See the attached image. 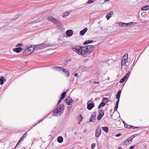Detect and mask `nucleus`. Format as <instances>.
I'll return each mask as SVG.
<instances>
[{
  "label": "nucleus",
  "mask_w": 149,
  "mask_h": 149,
  "mask_svg": "<svg viewBox=\"0 0 149 149\" xmlns=\"http://www.w3.org/2000/svg\"><path fill=\"white\" fill-rule=\"evenodd\" d=\"M72 49L79 54L86 55L90 54L94 48L93 46L89 45L82 47L79 46H74Z\"/></svg>",
  "instance_id": "1"
},
{
  "label": "nucleus",
  "mask_w": 149,
  "mask_h": 149,
  "mask_svg": "<svg viewBox=\"0 0 149 149\" xmlns=\"http://www.w3.org/2000/svg\"><path fill=\"white\" fill-rule=\"evenodd\" d=\"M64 109V106L63 104L60 105L54 110L52 115L54 116L58 117L60 116L63 113Z\"/></svg>",
  "instance_id": "2"
},
{
  "label": "nucleus",
  "mask_w": 149,
  "mask_h": 149,
  "mask_svg": "<svg viewBox=\"0 0 149 149\" xmlns=\"http://www.w3.org/2000/svg\"><path fill=\"white\" fill-rule=\"evenodd\" d=\"M52 68L55 71H59L61 73L62 72H63L64 75L67 77H68L70 75V73L69 71L67 69L63 67L57 66L53 67H52Z\"/></svg>",
  "instance_id": "3"
},
{
  "label": "nucleus",
  "mask_w": 149,
  "mask_h": 149,
  "mask_svg": "<svg viewBox=\"0 0 149 149\" xmlns=\"http://www.w3.org/2000/svg\"><path fill=\"white\" fill-rule=\"evenodd\" d=\"M53 45L52 44H48L46 43H43L39 45L34 46V47L35 50H39L47 47L52 46Z\"/></svg>",
  "instance_id": "4"
},
{
  "label": "nucleus",
  "mask_w": 149,
  "mask_h": 149,
  "mask_svg": "<svg viewBox=\"0 0 149 149\" xmlns=\"http://www.w3.org/2000/svg\"><path fill=\"white\" fill-rule=\"evenodd\" d=\"M34 50H35V48L34 45L28 47H26L23 54L24 56H27L33 52Z\"/></svg>",
  "instance_id": "5"
},
{
  "label": "nucleus",
  "mask_w": 149,
  "mask_h": 149,
  "mask_svg": "<svg viewBox=\"0 0 149 149\" xmlns=\"http://www.w3.org/2000/svg\"><path fill=\"white\" fill-rule=\"evenodd\" d=\"M139 135V134H136L131 136L130 137L127 139L126 140L123 142L124 143L125 145H127L128 144L129 142L132 141V139L135 137Z\"/></svg>",
  "instance_id": "6"
},
{
  "label": "nucleus",
  "mask_w": 149,
  "mask_h": 149,
  "mask_svg": "<svg viewBox=\"0 0 149 149\" xmlns=\"http://www.w3.org/2000/svg\"><path fill=\"white\" fill-rule=\"evenodd\" d=\"M99 115L97 117V119L98 120H99L101 119L103 116L104 114V110L102 109L99 110Z\"/></svg>",
  "instance_id": "7"
},
{
  "label": "nucleus",
  "mask_w": 149,
  "mask_h": 149,
  "mask_svg": "<svg viewBox=\"0 0 149 149\" xmlns=\"http://www.w3.org/2000/svg\"><path fill=\"white\" fill-rule=\"evenodd\" d=\"M48 19L54 23H56L58 22V21L56 19L51 17H48Z\"/></svg>",
  "instance_id": "8"
},
{
  "label": "nucleus",
  "mask_w": 149,
  "mask_h": 149,
  "mask_svg": "<svg viewBox=\"0 0 149 149\" xmlns=\"http://www.w3.org/2000/svg\"><path fill=\"white\" fill-rule=\"evenodd\" d=\"M73 32L72 30H69L66 31V34L67 37L71 36L73 34Z\"/></svg>",
  "instance_id": "9"
},
{
  "label": "nucleus",
  "mask_w": 149,
  "mask_h": 149,
  "mask_svg": "<svg viewBox=\"0 0 149 149\" xmlns=\"http://www.w3.org/2000/svg\"><path fill=\"white\" fill-rule=\"evenodd\" d=\"M73 100L72 98L70 97H68L65 100V102L68 105H70V103H72Z\"/></svg>",
  "instance_id": "10"
},
{
  "label": "nucleus",
  "mask_w": 149,
  "mask_h": 149,
  "mask_svg": "<svg viewBox=\"0 0 149 149\" xmlns=\"http://www.w3.org/2000/svg\"><path fill=\"white\" fill-rule=\"evenodd\" d=\"M95 106L94 103H90L87 104V109L89 110H91Z\"/></svg>",
  "instance_id": "11"
},
{
  "label": "nucleus",
  "mask_w": 149,
  "mask_h": 149,
  "mask_svg": "<svg viewBox=\"0 0 149 149\" xmlns=\"http://www.w3.org/2000/svg\"><path fill=\"white\" fill-rule=\"evenodd\" d=\"M95 113L94 112L92 113L90 118V122H93L95 119Z\"/></svg>",
  "instance_id": "12"
},
{
  "label": "nucleus",
  "mask_w": 149,
  "mask_h": 149,
  "mask_svg": "<svg viewBox=\"0 0 149 149\" xmlns=\"http://www.w3.org/2000/svg\"><path fill=\"white\" fill-rule=\"evenodd\" d=\"M113 15V12L112 11H111L110 13H107L106 16L107 20H109L110 18L111 17L112 15Z\"/></svg>",
  "instance_id": "13"
},
{
  "label": "nucleus",
  "mask_w": 149,
  "mask_h": 149,
  "mask_svg": "<svg viewBox=\"0 0 149 149\" xmlns=\"http://www.w3.org/2000/svg\"><path fill=\"white\" fill-rule=\"evenodd\" d=\"M6 80L3 77H0V84L1 85H3L4 82H6Z\"/></svg>",
  "instance_id": "14"
},
{
  "label": "nucleus",
  "mask_w": 149,
  "mask_h": 149,
  "mask_svg": "<svg viewBox=\"0 0 149 149\" xmlns=\"http://www.w3.org/2000/svg\"><path fill=\"white\" fill-rule=\"evenodd\" d=\"M88 29L87 28H85L83 30L80 31L79 33L80 35L81 36H83L86 32L87 31Z\"/></svg>",
  "instance_id": "15"
},
{
  "label": "nucleus",
  "mask_w": 149,
  "mask_h": 149,
  "mask_svg": "<svg viewBox=\"0 0 149 149\" xmlns=\"http://www.w3.org/2000/svg\"><path fill=\"white\" fill-rule=\"evenodd\" d=\"M66 95V93L65 92L62 93L61 94V97L60 98V100L58 102V104H59L61 101V100H63L65 97Z\"/></svg>",
  "instance_id": "16"
},
{
  "label": "nucleus",
  "mask_w": 149,
  "mask_h": 149,
  "mask_svg": "<svg viewBox=\"0 0 149 149\" xmlns=\"http://www.w3.org/2000/svg\"><path fill=\"white\" fill-rule=\"evenodd\" d=\"M121 91L119 90L117 93L116 95V99H117V100H118V101H119L120 98V94L121 93Z\"/></svg>",
  "instance_id": "17"
},
{
  "label": "nucleus",
  "mask_w": 149,
  "mask_h": 149,
  "mask_svg": "<svg viewBox=\"0 0 149 149\" xmlns=\"http://www.w3.org/2000/svg\"><path fill=\"white\" fill-rule=\"evenodd\" d=\"M22 48H13V49L14 52H16L17 53H19L21 51Z\"/></svg>",
  "instance_id": "18"
},
{
  "label": "nucleus",
  "mask_w": 149,
  "mask_h": 149,
  "mask_svg": "<svg viewBox=\"0 0 149 149\" xmlns=\"http://www.w3.org/2000/svg\"><path fill=\"white\" fill-rule=\"evenodd\" d=\"M57 140L58 143H61L63 141V138L62 136H60L58 137Z\"/></svg>",
  "instance_id": "19"
},
{
  "label": "nucleus",
  "mask_w": 149,
  "mask_h": 149,
  "mask_svg": "<svg viewBox=\"0 0 149 149\" xmlns=\"http://www.w3.org/2000/svg\"><path fill=\"white\" fill-rule=\"evenodd\" d=\"M71 11H66L65 12L64 14L63 15V17H66V16L69 15V14L70 13Z\"/></svg>",
  "instance_id": "20"
},
{
  "label": "nucleus",
  "mask_w": 149,
  "mask_h": 149,
  "mask_svg": "<svg viewBox=\"0 0 149 149\" xmlns=\"http://www.w3.org/2000/svg\"><path fill=\"white\" fill-rule=\"evenodd\" d=\"M101 131H96L95 135L96 137H99L101 134Z\"/></svg>",
  "instance_id": "21"
},
{
  "label": "nucleus",
  "mask_w": 149,
  "mask_h": 149,
  "mask_svg": "<svg viewBox=\"0 0 149 149\" xmlns=\"http://www.w3.org/2000/svg\"><path fill=\"white\" fill-rule=\"evenodd\" d=\"M109 101V100L107 97H104L102 99V102L105 104Z\"/></svg>",
  "instance_id": "22"
},
{
  "label": "nucleus",
  "mask_w": 149,
  "mask_h": 149,
  "mask_svg": "<svg viewBox=\"0 0 149 149\" xmlns=\"http://www.w3.org/2000/svg\"><path fill=\"white\" fill-rule=\"evenodd\" d=\"M149 9V6H143L141 8V10H148Z\"/></svg>",
  "instance_id": "23"
},
{
  "label": "nucleus",
  "mask_w": 149,
  "mask_h": 149,
  "mask_svg": "<svg viewBox=\"0 0 149 149\" xmlns=\"http://www.w3.org/2000/svg\"><path fill=\"white\" fill-rule=\"evenodd\" d=\"M93 42V41L92 40H86L84 42V43H83V44L86 45L89 43H92Z\"/></svg>",
  "instance_id": "24"
},
{
  "label": "nucleus",
  "mask_w": 149,
  "mask_h": 149,
  "mask_svg": "<svg viewBox=\"0 0 149 149\" xmlns=\"http://www.w3.org/2000/svg\"><path fill=\"white\" fill-rule=\"evenodd\" d=\"M105 104L102 102L99 105L98 107V109H100V108H102L104 107Z\"/></svg>",
  "instance_id": "25"
},
{
  "label": "nucleus",
  "mask_w": 149,
  "mask_h": 149,
  "mask_svg": "<svg viewBox=\"0 0 149 149\" xmlns=\"http://www.w3.org/2000/svg\"><path fill=\"white\" fill-rule=\"evenodd\" d=\"M119 102V101H118V100H117L116 103V104L115 107V108H114V110L115 111H116L118 109V107Z\"/></svg>",
  "instance_id": "26"
},
{
  "label": "nucleus",
  "mask_w": 149,
  "mask_h": 149,
  "mask_svg": "<svg viewBox=\"0 0 149 149\" xmlns=\"http://www.w3.org/2000/svg\"><path fill=\"white\" fill-rule=\"evenodd\" d=\"M125 23L120 22H119L118 23V25L120 26H124V27H126L125 25Z\"/></svg>",
  "instance_id": "27"
},
{
  "label": "nucleus",
  "mask_w": 149,
  "mask_h": 149,
  "mask_svg": "<svg viewBox=\"0 0 149 149\" xmlns=\"http://www.w3.org/2000/svg\"><path fill=\"white\" fill-rule=\"evenodd\" d=\"M134 23V22H130L127 23H125V25L126 26H129L131 25H132Z\"/></svg>",
  "instance_id": "28"
},
{
  "label": "nucleus",
  "mask_w": 149,
  "mask_h": 149,
  "mask_svg": "<svg viewBox=\"0 0 149 149\" xmlns=\"http://www.w3.org/2000/svg\"><path fill=\"white\" fill-rule=\"evenodd\" d=\"M130 72H128L127 73L125 76L123 77L124 78L126 79L129 76V74Z\"/></svg>",
  "instance_id": "29"
},
{
  "label": "nucleus",
  "mask_w": 149,
  "mask_h": 149,
  "mask_svg": "<svg viewBox=\"0 0 149 149\" xmlns=\"http://www.w3.org/2000/svg\"><path fill=\"white\" fill-rule=\"evenodd\" d=\"M23 138L22 137V138H21L18 141V142L17 143V144L16 146H15V148L16 146H17L18 145V144H19V143L21 142V141L22 140V139H23Z\"/></svg>",
  "instance_id": "30"
},
{
  "label": "nucleus",
  "mask_w": 149,
  "mask_h": 149,
  "mask_svg": "<svg viewBox=\"0 0 149 149\" xmlns=\"http://www.w3.org/2000/svg\"><path fill=\"white\" fill-rule=\"evenodd\" d=\"M132 128L134 129L135 128H138V127H134L133 126H131L128 125V126L127 127V128Z\"/></svg>",
  "instance_id": "31"
},
{
  "label": "nucleus",
  "mask_w": 149,
  "mask_h": 149,
  "mask_svg": "<svg viewBox=\"0 0 149 149\" xmlns=\"http://www.w3.org/2000/svg\"><path fill=\"white\" fill-rule=\"evenodd\" d=\"M102 130H108V128L107 127H102Z\"/></svg>",
  "instance_id": "32"
},
{
  "label": "nucleus",
  "mask_w": 149,
  "mask_h": 149,
  "mask_svg": "<svg viewBox=\"0 0 149 149\" xmlns=\"http://www.w3.org/2000/svg\"><path fill=\"white\" fill-rule=\"evenodd\" d=\"M126 62V61L125 59H124V60H123L121 64L122 65H124Z\"/></svg>",
  "instance_id": "33"
},
{
  "label": "nucleus",
  "mask_w": 149,
  "mask_h": 149,
  "mask_svg": "<svg viewBox=\"0 0 149 149\" xmlns=\"http://www.w3.org/2000/svg\"><path fill=\"white\" fill-rule=\"evenodd\" d=\"M125 80V78H124L123 77L122 79H121L120 80V83H123L124 81Z\"/></svg>",
  "instance_id": "34"
},
{
  "label": "nucleus",
  "mask_w": 149,
  "mask_h": 149,
  "mask_svg": "<svg viewBox=\"0 0 149 149\" xmlns=\"http://www.w3.org/2000/svg\"><path fill=\"white\" fill-rule=\"evenodd\" d=\"M96 145L95 143H93L92 144L91 146V148L92 149H94V147H95Z\"/></svg>",
  "instance_id": "35"
},
{
  "label": "nucleus",
  "mask_w": 149,
  "mask_h": 149,
  "mask_svg": "<svg viewBox=\"0 0 149 149\" xmlns=\"http://www.w3.org/2000/svg\"><path fill=\"white\" fill-rule=\"evenodd\" d=\"M79 117L80 118H81V119L79 121V123H78V124H80L81 122L82 121V116H81L80 115V116H79Z\"/></svg>",
  "instance_id": "36"
},
{
  "label": "nucleus",
  "mask_w": 149,
  "mask_h": 149,
  "mask_svg": "<svg viewBox=\"0 0 149 149\" xmlns=\"http://www.w3.org/2000/svg\"><path fill=\"white\" fill-rule=\"evenodd\" d=\"M22 46V45L21 43H18L17 44L16 46V47H21Z\"/></svg>",
  "instance_id": "37"
},
{
  "label": "nucleus",
  "mask_w": 149,
  "mask_h": 149,
  "mask_svg": "<svg viewBox=\"0 0 149 149\" xmlns=\"http://www.w3.org/2000/svg\"><path fill=\"white\" fill-rule=\"evenodd\" d=\"M96 130H101V127L100 126H98Z\"/></svg>",
  "instance_id": "38"
},
{
  "label": "nucleus",
  "mask_w": 149,
  "mask_h": 149,
  "mask_svg": "<svg viewBox=\"0 0 149 149\" xmlns=\"http://www.w3.org/2000/svg\"><path fill=\"white\" fill-rule=\"evenodd\" d=\"M122 135L121 133H119L118 134L116 135L115 136L116 137H119L120 136Z\"/></svg>",
  "instance_id": "39"
},
{
  "label": "nucleus",
  "mask_w": 149,
  "mask_h": 149,
  "mask_svg": "<svg viewBox=\"0 0 149 149\" xmlns=\"http://www.w3.org/2000/svg\"><path fill=\"white\" fill-rule=\"evenodd\" d=\"M134 148V146H131L130 147L129 149H133Z\"/></svg>",
  "instance_id": "40"
},
{
  "label": "nucleus",
  "mask_w": 149,
  "mask_h": 149,
  "mask_svg": "<svg viewBox=\"0 0 149 149\" xmlns=\"http://www.w3.org/2000/svg\"><path fill=\"white\" fill-rule=\"evenodd\" d=\"M123 123H124V126H125V127L126 128H127V127L128 126V125H127V124H126V123H125L124 121Z\"/></svg>",
  "instance_id": "41"
},
{
  "label": "nucleus",
  "mask_w": 149,
  "mask_h": 149,
  "mask_svg": "<svg viewBox=\"0 0 149 149\" xmlns=\"http://www.w3.org/2000/svg\"><path fill=\"white\" fill-rule=\"evenodd\" d=\"M42 120H39V121H38L37 123H36V125L38 124L39 123H40V122H41V121H42Z\"/></svg>",
  "instance_id": "42"
},
{
  "label": "nucleus",
  "mask_w": 149,
  "mask_h": 149,
  "mask_svg": "<svg viewBox=\"0 0 149 149\" xmlns=\"http://www.w3.org/2000/svg\"><path fill=\"white\" fill-rule=\"evenodd\" d=\"M111 0H104V2H109Z\"/></svg>",
  "instance_id": "43"
},
{
  "label": "nucleus",
  "mask_w": 149,
  "mask_h": 149,
  "mask_svg": "<svg viewBox=\"0 0 149 149\" xmlns=\"http://www.w3.org/2000/svg\"><path fill=\"white\" fill-rule=\"evenodd\" d=\"M26 133H25L22 136V137L23 138L24 137H25V136H26Z\"/></svg>",
  "instance_id": "44"
},
{
  "label": "nucleus",
  "mask_w": 149,
  "mask_h": 149,
  "mask_svg": "<svg viewBox=\"0 0 149 149\" xmlns=\"http://www.w3.org/2000/svg\"><path fill=\"white\" fill-rule=\"evenodd\" d=\"M75 76H76V77H78V74H77V73H76L75 74Z\"/></svg>",
  "instance_id": "45"
},
{
  "label": "nucleus",
  "mask_w": 149,
  "mask_h": 149,
  "mask_svg": "<svg viewBox=\"0 0 149 149\" xmlns=\"http://www.w3.org/2000/svg\"><path fill=\"white\" fill-rule=\"evenodd\" d=\"M94 83L96 84H98L99 83V82H96L95 81L94 82Z\"/></svg>",
  "instance_id": "46"
},
{
  "label": "nucleus",
  "mask_w": 149,
  "mask_h": 149,
  "mask_svg": "<svg viewBox=\"0 0 149 149\" xmlns=\"http://www.w3.org/2000/svg\"><path fill=\"white\" fill-rule=\"evenodd\" d=\"M118 149H122V147L120 146H119L118 147Z\"/></svg>",
  "instance_id": "47"
},
{
  "label": "nucleus",
  "mask_w": 149,
  "mask_h": 149,
  "mask_svg": "<svg viewBox=\"0 0 149 149\" xmlns=\"http://www.w3.org/2000/svg\"><path fill=\"white\" fill-rule=\"evenodd\" d=\"M75 135H77V132H75Z\"/></svg>",
  "instance_id": "48"
},
{
  "label": "nucleus",
  "mask_w": 149,
  "mask_h": 149,
  "mask_svg": "<svg viewBox=\"0 0 149 149\" xmlns=\"http://www.w3.org/2000/svg\"><path fill=\"white\" fill-rule=\"evenodd\" d=\"M106 132L107 133L108 132V131H104Z\"/></svg>",
  "instance_id": "49"
},
{
  "label": "nucleus",
  "mask_w": 149,
  "mask_h": 149,
  "mask_svg": "<svg viewBox=\"0 0 149 149\" xmlns=\"http://www.w3.org/2000/svg\"><path fill=\"white\" fill-rule=\"evenodd\" d=\"M70 107H71V106H70V107H68V108H70Z\"/></svg>",
  "instance_id": "50"
},
{
  "label": "nucleus",
  "mask_w": 149,
  "mask_h": 149,
  "mask_svg": "<svg viewBox=\"0 0 149 149\" xmlns=\"http://www.w3.org/2000/svg\"><path fill=\"white\" fill-rule=\"evenodd\" d=\"M125 57H126V56H125V55H124V57H125Z\"/></svg>",
  "instance_id": "51"
},
{
  "label": "nucleus",
  "mask_w": 149,
  "mask_h": 149,
  "mask_svg": "<svg viewBox=\"0 0 149 149\" xmlns=\"http://www.w3.org/2000/svg\"><path fill=\"white\" fill-rule=\"evenodd\" d=\"M127 58H128V56H127Z\"/></svg>",
  "instance_id": "52"
}]
</instances>
